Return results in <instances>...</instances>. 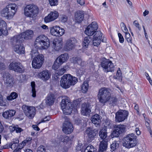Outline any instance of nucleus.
I'll list each match as a JSON object with an SVG mask.
<instances>
[{
  "instance_id": "obj_1",
  "label": "nucleus",
  "mask_w": 152,
  "mask_h": 152,
  "mask_svg": "<svg viewBox=\"0 0 152 152\" xmlns=\"http://www.w3.org/2000/svg\"><path fill=\"white\" fill-rule=\"evenodd\" d=\"M50 42L48 37L45 35L39 36L37 38L34 44L35 48L39 49H46L49 46Z\"/></svg>"
},
{
  "instance_id": "obj_2",
  "label": "nucleus",
  "mask_w": 152,
  "mask_h": 152,
  "mask_svg": "<svg viewBox=\"0 0 152 152\" xmlns=\"http://www.w3.org/2000/svg\"><path fill=\"white\" fill-rule=\"evenodd\" d=\"M17 11L16 4H10L7 5L1 11L2 16L6 18L7 19H12Z\"/></svg>"
},
{
  "instance_id": "obj_3",
  "label": "nucleus",
  "mask_w": 152,
  "mask_h": 152,
  "mask_svg": "<svg viewBox=\"0 0 152 152\" xmlns=\"http://www.w3.org/2000/svg\"><path fill=\"white\" fill-rule=\"evenodd\" d=\"M31 54L32 57H34L32 62L33 67L35 69L40 68L44 62V58L43 55L42 54H39L36 50L32 51Z\"/></svg>"
},
{
  "instance_id": "obj_4",
  "label": "nucleus",
  "mask_w": 152,
  "mask_h": 152,
  "mask_svg": "<svg viewBox=\"0 0 152 152\" xmlns=\"http://www.w3.org/2000/svg\"><path fill=\"white\" fill-rule=\"evenodd\" d=\"M136 137L133 133L126 135L123 139L124 146L128 149L135 147L137 143Z\"/></svg>"
},
{
  "instance_id": "obj_5",
  "label": "nucleus",
  "mask_w": 152,
  "mask_h": 152,
  "mask_svg": "<svg viewBox=\"0 0 152 152\" xmlns=\"http://www.w3.org/2000/svg\"><path fill=\"white\" fill-rule=\"evenodd\" d=\"M110 95V92L108 89L104 87L99 90L97 97L99 102L104 105L107 102L108 98Z\"/></svg>"
},
{
  "instance_id": "obj_6",
  "label": "nucleus",
  "mask_w": 152,
  "mask_h": 152,
  "mask_svg": "<svg viewBox=\"0 0 152 152\" xmlns=\"http://www.w3.org/2000/svg\"><path fill=\"white\" fill-rule=\"evenodd\" d=\"M39 12V9L37 6L29 4L24 8V13L27 17L33 18L36 16Z\"/></svg>"
},
{
  "instance_id": "obj_7",
  "label": "nucleus",
  "mask_w": 152,
  "mask_h": 152,
  "mask_svg": "<svg viewBox=\"0 0 152 152\" xmlns=\"http://www.w3.org/2000/svg\"><path fill=\"white\" fill-rule=\"evenodd\" d=\"M61 107L64 114L69 115L72 113L73 107L68 97H66L62 99Z\"/></svg>"
},
{
  "instance_id": "obj_8",
  "label": "nucleus",
  "mask_w": 152,
  "mask_h": 152,
  "mask_svg": "<svg viewBox=\"0 0 152 152\" xmlns=\"http://www.w3.org/2000/svg\"><path fill=\"white\" fill-rule=\"evenodd\" d=\"M14 36L11 39V42L13 47L14 51L19 54H23L25 52V48L22 45L21 41L19 39L14 40Z\"/></svg>"
},
{
  "instance_id": "obj_9",
  "label": "nucleus",
  "mask_w": 152,
  "mask_h": 152,
  "mask_svg": "<svg viewBox=\"0 0 152 152\" xmlns=\"http://www.w3.org/2000/svg\"><path fill=\"white\" fill-rule=\"evenodd\" d=\"M69 58L68 54L66 53L62 54L58 57L55 61L53 65L52 68L56 70L64 63Z\"/></svg>"
},
{
  "instance_id": "obj_10",
  "label": "nucleus",
  "mask_w": 152,
  "mask_h": 152,
  "mask_svg": "<svg viewBox=\"0 0 152 152\" xmlns=\"http://www.w3.org/2000/svg\"><path fill=\"white\" fill-rule=\"evenodd\" d=\"M103 70L105 72H113L114 71L115 67L112 62L104 58L101 64Z\"/></svg>"
},
{
  "instance_id": "obj_11",
  "label": "nucleus",
  "mask_w": 152,
  "mask_h": 152,
  "mask_svg": "<svg viewBox=\"0 0 152 152\" xmlns=\"http://www.w3.org/2000/svg\"><path fill=\"white\" fill-rule=\"evenodd\" d=\"M33 34V32L32 30H27L19 35L14 36V39H13L14 40H16L15 39H19L20 41H21V42H22L24 41V39H31Z\"/></svg>"
},
{
  "instance_id": "obj_12",
  "label": "nucleus",
  "mask_w": 152,
  "mask_h": 152,
  "mask_svg": "<svg viewBox=\"0 0 152 152\" xmlns=\"http://www.w3.org/2000/svg\"><path fill=\"white\" fill-rule=\"evenodd\" d=\"M64 118L65 120L63 124L62 131L66 134H69L73 131V128L70 120L66 116Z\"/></svg>"
},
{
  "instance_id": "obj_13",
  "label": "nucleus",
  "mask_w": 152,
  "mask_h": 152,
  "mask_svg": "<svg viewBox=\"0 0 152 152\" xmlns=\"http://www.w3.org/2000/svg\"><path fill=\"white\" fill-rule=\"evenodd\" d=\"M22 109L25 115L29 119H32L34 118L36 111L34 107L24 104L22 106Z\"/></svg>"
},
{
  "instance_id": "obj_14",
  "label": "nucleus",
  "mask_w": 152,
  "mask_h": 152,
  "mask_svg": "<svg viewBox=\"0 0 152 152\" xmlns=\"http://www.w3.org/2000/svg\"><path fill=\"white\" fill-rule=\"evenodd\" d=\"M126 126L124 125H116L114 128L112 134L113 137H118L120 134L125 132Z\"/></svg>"
},
{
  "instance_id": "obj_15",
  "label": "nucleus",
  "mask_w": 152,
  "mask_h": 152,
  "mask_svg": "<svg viewBox=\"0 0 152 152\" xmlns=\"http://www.w3.org/2000/svg\"><path fill=\"white\" fill-rule=\"evenodd\" d=\"M9 68L11 70L19 73L23 72L25 70V67L20 62H12L10 64Z\"/></svg>"
},
{
  "instance_id": "obj_16",
  "label": "nucleus",
  "mask_w": 152,
  "mask_h": 152,
  "mask_svg": "<svg viewBox=\"0 0 152 152\" xmlns=\"http://www.w3.org/2000/svg\"><path fill=\"white\" fill-rule=\"evenodd\" d=\"M98 28L97 23L95 22H92L91 24L87 26L85 31V33L89 37L91 36L94 34Z\"/></svg>"
},
{
  "instance_id": "obj_17",
  "label": "nucleus",
  "mask_w": 152,
  "mask_h": 152,
  "mask_svg": "<svg viewBox=\"0 0 152 152\" xmlns=\"http://www.w3.org/2000/svg\"><path fill=\"white\" fill-rule=\"evenodd\" d=\"M98 130L99 128L94 129L93 130L91 129L90 127H89L87 129L85 132L87 134L89 141L91 142L97 137Z\"/></svg>"
},
{
  "instance_id": "obj_18",
  "label": "nucleus",
  "mask_w": 152,
  "mask_h": 152,
  "mask_svg": "<svg viewBox=\"0 0 152 152\" xmlns=\"http://www.w3.org/2000/svg\"><path fill=\"white\" fill-rule=\"evenodd\" d=\"M19 140L18 139H14L12 142L9 144L11 149L14 150L13 152H20V150L23 147L22 143L19 144Z\"/></svg>"
},
{
  "instance_id": "obj_19",
  "label": "nucleus",
  "mask_w": 152,
  "mask_h": 152,
  "mask_svg": "<svg viewBox=\"0 0 152 152\" xmlns=\"http://www.w3.org/2000/svg\"><path fill=\"white\" fill-rule=\"evenodd\" d=\"M128 112L126 110H120L115 114V121L120 122L124 121L127 118Z\"/></svg>"
},
{
  "instance_id": "obj_20",
  "label": "nucleus",
  "mask_w": 152,
  "mask_h": 152,
  "mask_svg": "<svg viewBox=\"0 0 152 152\" xmlns=\"http://www.w3.org/2000/svg\"><path fill=\"white\" fill-rule=\"evenodd\" d=\"M77 43V40L74 37L70 38L66 40L65 48L67 50H71L74 48Z\"/></svg>"
},
{
  "instance_id": "obj_21",
  "label": "nucleus",
  "mask_w": 152,
  "mask_h": 152,
  "mask_svg": "<svg viewBox=\"0 0 152 152\" xmlns=\"http://www.w3.org/2000/svg\"><path fill=\"white\" fill-rule=\"evenodd\" d=\"M51 76L50 72L47 70H43L39 73L38 77L44 82H46L49 80Z\"/></svg>"
},
{
  "instance_id": "obj_22",
  "label": "nucleus",
  "mask_w": 152,
  "mask_h": 152,
  "mask_svg": "<svg viewBox=\"0 0 152 152\" xmlns=\"http://www.w3.org/2000/svg\"><path fill=\"white\" fill-rule=\"evenodd\" d=\"M59 16V14L56 11H51L48 16L44 18L45 21L48 23L53 21L57 19Z\"/></svg>"
},
{
  "instance_id": "obj_23",
  "label": "nucleus",
  "mask_w": 152,
  "mask_h": 152,
  "mask_svg": "<svg viewBox=\"0 0 152 152\" xmlns=\"http://www.w3.org/2000/svg\"><path fill=\"white\" fill-rule=\"evenodd\" d=\"M8 30L6 23L0 18V36L2 34L4 35L8 34Z\"/></svg>"
},
{
  "instance_id": "obj_24",
  "label": "nucleus",
  "mask_w": 152,
  "mask_h": 152,
  "mask_svg": "<svg viewBox=\"0 0 152 152\" xmlns=\"http://www.w3.org/2000/svg\"><path fill=\"white\" fill-rule=\"evenodd\" d=\"M63 41L61 39H55L53 42V47L56 50H60L62 48Z\"/></svg>"
},
{
  "instance_id": "obj_25",
  "label": "nucleus",
  "mask_w": 152,
  "mask_h": 152,
  "mask_svg": "<svg viewBox=\"0 0 152 152\" xmlns=\"http://www.w3.org/2000/svg\"><path fill=\"white\" fill-rule=\"evenodd\" d=\"M91 121L96 127L99 128L101 120L99 115L98 114H96L93 115L91 118Z\"/></svg>"
},
{
  "instance_id": "obj_26",
  "label": "nucleus",
  "mask_w": 152,
  "mask_h": 152,
  "mask_svg": "<svg viewBox=\"0 0 152 152\" xmlns=\"http://www.w3.org/2000/svg\"><path fill=\"white\" fill-rule=\"evenodd\" d=\"M81 113L84 115H87L91 112L89 105L86 103H83L82 105Z\"/></svg>"
},
{
  "instance_id": "obj_27",
  "label": "nucleus",
  "mask_w": 152,
  "mask_h": 152,
  "mask_svg": "<svg viewBox=\"0 0 152 152\" xmlns=\"http://www.w3.org/2000/svg\"><path fill=\"white\" fill-rule=\"evenodd\" d=\"M6 75L7 78L4 81L5 84L7 86H12L14 83L13 78L9 73H7Z\"/></svg>"
},
{
  "instance_id": "obj_28",
  "label": "nucleus",
  "mask_w": 152,
  "mask_h": 152,
  "mask_svg": "<svg viewBox=\"0 0 152 152\" xmlns=\"http://www.w3.org/2000/svg\"><path fill=\"white\" fill-rule=\"evenodd\" d=\"M66 75H64L61 79L60 80V86L63 88H67L69 87V83L67 80Z\"/></svg>"
},
{
  "instance_id": "obj_29",
  "label": "nucleus",
  "mask_w": 152,
  "mask_h": 152,
  "mask_svg": "<svg viewBox=\"0 0 152 152\" xmlns=\"http://www.w3.org/2000/svg\"><path fill=\"white\" fill-rule=\"evenodd\" d=\"M84 12L82 11H78L75 14V20L78 23H80L84 18Z\"/></svg>"
},
{
  "instance_id": "obj_30",
  "label": "nucleus",
  "mask_w": 152,
  "mask_h": 152,
  "mask_svg": "<svg viewBox=\"0 0 152 152\" xmlns=\"http://www.w3.org/2000/svg\"><path fill=\"white\" fill-rule=\"evenodd\" d=\"M107 139L102 140L100 143L98 152H104L107 149Z\"/></svg>"
},
{
  "instance_id": "obj_31",
  "label": "nucleus",
  "mask_w": 152,
  "mask_h": 152,
  "mask_svg": "<svg viewBox=\"0 0 152 152\" xmlns=\"http://www.w3.org/2000/svg\"><path fill=\"white\" fill-rule=\"evenodd\" d=\"M16 112L13 110H9L3 113L2 116L6 119H10L15 114Z\"/></svg>"
},
{
  "instance_id": "obj_32",
  "label": "nucleus",
  "mask_w": 152,
  "mask_h": 152,
  "mask_svg": "<svg viewBox=\"0 0 152 152\" xmlns=\"http://www.w3.org/2000/svg\"><path fill=\"white\" fill-rule=\"evenodd\" d=\"M69 83V86L71 85H74L77 81V79L75 77H73L70 74L66 75Z\"/></svg>"
},
{
  "instance_id": "obj_33",
  "label": "nucleus",
  "mask_w": 152,
  "mask_h": 152,
  "mask_svg": "<svg viewBox=\"0 0 152 152\" xmlns=\"http://www.w3.org/2000/svg\"><path fill=\"white\" fill-rule=\"evenodd\" d=\"M72 59L74 64H77L81 66H83L86 64L80 57H73Z\"/></svg>"
},
{
  "instance_id": "obj_34",
  "label": "nucleus",
  "mask_w": 152,
  "mask_h": 152,
  "mask_svg": "<svg viewBox=\"0 0 152 152\" xmlns=\"http://www.w3.org/2000/svg\"><path fill=\"white\" fill-rule=\"evenodd\" d=\"M107 100L109 104L112 106L116 105L118 102V99L115 96L111 97L110 96Z\"/></svg>"
},
{
  "instance_id": "obj_35",
  "label": "nucleus",
  "mask_w": 152,
  "mask_h": 152,
  "mask_svg": "<svg viewBox=\"0 0 152 152\" xmlns=\"http://www.w3.org/2000/svg\"><path fill=\"white\" fill-rule=\"evenodd\" d=\"M54 99L53 94H49L47 96L46 101L47 104L49 106L52 105L54 102Z\"/></svg>"
},
{
  "instance_id": "obj_36",
  "label": "nucleus",
  "mask_w": 152,
  "mask_h": 152,
  "mask_svg": "<svg viewBox=\"0 0 152 152\" xmlns=\"http://www.w3.org/2000/svg\"><path fill=\"white\" fill-rule=\"evenodd\" d=\"M92 40V39L90 37H86L83 40V46L84 48H87L89 45V44Z\"/></svg>"
},
{
  "instance_id": "obj_37",
  "label": "nucleus",
  "mask_w": 152,
  "mask_h": 152,
  "mask_svg": "<svg viewBox=\"0 0 152 152\" xmlns=\"http://www.w3.org/2000/svg\"><path fill=\"white\" fill-rule=\"evenodd\" d=\"M99 136L103 140L105 139L107 137V132L106 129L103 128L99 132Z\"/></svg>"
},
{
  "instance_id": "obj_38",
  "label": "nucleus",
  "mask_w": 152,
  "mask_h": 152,
  "mask_svg": "<svg viewBox=\"0 0 152 152\" xmlns=\"http://www.w3.org/2000/svg\"><path fill=\"white\" fill-rule=\"evenodd\" d=\"M18 96L17 93L15 92H12L10 95L6 97V99L9 101H12L16 99Z\"/></svg>"
},
{
  "instance_id": "obj_39",
  "label": "nucleus",
  "mask_w": 152,
  "mask_h": 152,
  "mask_svg": "<svg viewBox=\"0 0 152 152\" xmlns=\"http://www.w3.org/2000/svg\"><path fill=\"white\" fill-rule=\"evenodd\" d=\"M89 87L88 82L84 81L82 85L81 88V91L83 93H86L88 91Z\"/></svg>"
},
{
  "instance_id": "obj_40",
  "label": "nucleus",
  "mask_w": 152,
  "mask_h": 152,
  "mask_svg": "<svg viewBox=\"0 0 152 152\" xmlns=\"http://www.w3.org/2000/svg\"><path fill=\"white\" fill-rule=\"evenodd\" d=\"M96 149L93 145L90 144L84 150V152H96Z\"/></svg>"
},
{
  "instance_id": "obj_41",
  "label": "nucleus",
  "mask_w": 152,
  "mask_h": 152,
  "mask_svg": "<svg viewBox=\"0 0 152 152\" xmlns=\"http://www.w3.org/2000/svg\"><path fill=\"white\" fill-rule=\"evenodd\" d=\"M58 26H56L50 28V33L53 35L57 36L58 34L57 33L58 31Z\"/></svg>"
},
{
  "instance_id": "obj_42",
  "label": "nucleus",
  "mask_w": 152,
  "mask_h": 152,
  "mask_svg": "<svg viewBox=\"0 0 152 152\" xmlns=\"http://www.w3.org/2000/svg\"><path fill=\"white\" fill-rule=\"evenodd\" d=\"M94 35L93 36V38L96 39H99L101 40L102 36V34L101 32L99 31H96L94 33Z\"/></svg>"
},
{
  "instance_id": "obj_43",
  "label": "nucleus",
  "mask_w": 152,
  "mask_h": 152,
  "mask_svg": "<svg viewBox=\"0 0 152 152\" xmlns=\"http://www.w3.org/2000/svg\"><path fill=\"white\" fill-rule=\"evenodd\" d=\"M7 106L6 99L3 98V96L0 94V106L5 107Z\"/></svg>"
},
{
  "instance_id": "obj_44",
  "label": "nucleus",
  "mask_w": 152,
  "mask_h": 152,
  "mask_svg": "<svg viewBox=\"0 0 152 152\" xmlns=\"http://www.w3.org/2000/svg\"><path fill=\"white\" fill-rule=\"evenodd\" d=\"M119 144L116 141L113 142L111 144L110 148L113 151H114L118 148Z\"/></svg>"
},
{
  "instance_id": "obj_45",
  "label": "nucleus",
  "mask_w": 152,
  "mask_h": 152,
  "mask_svg": "<svg viewBox=\"0 0 152 152\" xmlns=\"http://www.w3.org/2000/svg\"><path fill=\"white\" fill-rule=\"evenodd\" d=\"M31 86L32 87V96L34 97L36 96V91L35 88V84L34 82H32L31 83Z\"/></svg>"
},
{
  "instance_id": "obj_46",
  "label": "nucleus",
  "mask_w": 152,
  "mask_h": 152,
  "mask_svg": "<svg viewBox=\"0 0 152 152\" xmlns=\"http://www.w3.org/2000/svg\"><path fill=\"white\" fill-rule=\"evenodd\" d=\"M124 33H125V38L127 41L128 42L131 43L132 42V38L131 37L130 34L128 32V31L124 32Z\"/></svg>"
},
{
  "instance_id": "obj_47",
  "label": "nucleus",
  "mask_w": 152,
  "mask_h": 152,
  "mask_svg": "<svg viewBox=\"0 0 152 152\" xmlns=\"http://www.w3.org/2000/svg\"><path fill=\"white\" fill-rule=\"evenodd\" d=\"M92 40L93 44L94 46H97L101 42V40L99 39H96L93 38Z\"/></svg>"
},
{
  "instance_id": "obj_48",
  "label": "nucleus",
  "mask_w": 152,
  "mask_h": 152,
  "mask_svg": "<svg viewBox=\"0 0 152 152\" xmlns=\"http://www.w3.org/2000/svg\"><path fill=\"white\" fill-rule=\"evenodd\" d=\"M77 152H83V146L81 143H79L76 147Z\"/></svg>"
},
{
  "instance_id": "obj_49",
  "label": "nucleus",
  "mask_w": 152,
  "mask_h": 152,
  "mask_svg": "<svg viewBox=\"0 0 152 152\" xmlns=\"http://www.w3.org/2000/svg\"><path fill=\"white\" fill-rule=\"evenodd\" d=\"M68 68V66H64L63 68L59 69L58 72V75H63L66 71Z\"/></svg>"
},
{
  "instance_id": "obj_50",
  "label": "nucleus",
  "mask_w": 152,
  "mask_h": 152,
  "mask_svg": "<svg viewBox=\"0 0 152 152\" xmlns=\"http://www.w3.org/2000/svg\"><path fill=\"white\" fill-rule=\"evenodd\" d=\"M58 30L57 31V36H59L62 35L64 33V30L62 28H61L60 27L58 26Z\"/></svg>"
},
{
  "instance_id": "obj_51",
  "label": "nucleus",
  "mask_w": 152,
  "mask_h": 152,
  "mask_svg": "<svg viewBox=\"0 0 152 152\" xmlns=\"http://www.w3.org/2000/svg\"><path fill=\"white\" fill-rule=\"evenodd\" d=\"M122 77V74L120 69L119 68L116 73V76H114L113 77L115 79H119Z\"/></svg>"
},
{
  "instance_id": "obj_52",
  "label": "nucleus",
  "mask_w": 152,
  "mask_h": 152,
  "mask_svg": "<svg viewBox=\"0 0 152 152\" xmlns=\"http://www.w3.org/2000/svg\"><path fill=\"white\" fill-rule=\"evenodd\" d=\"M120 25L122 30L124 32L128 31V30L124 23L121 22Z\"/></svg>"
},
{
  "instance_id": "obj_53",
  "label": "nucleus",
  "mask_w": 152,
  "mask_h": 152,
  "mask_svg": "<svg viewBox=\"0 0 152 152\" xmlns=\"http://www.w3.org/2000/svg\"><path fill=\"white\" fill-rule=\"evenodd\" d=\"M49 1L51 6L57 5L58 4V0H49Z\"/></svg>"
},
{
  "instance_id": "obj_54",
  "label": "nucleus",
  "mask_w": 152,
  "mask_h": 152,
  "mask_svg": "<svg viewBox=\"0 0 152 152\" xmlns=\"http://www.w3.org/2000/svg\"><path fill=\"white\" fill-rule=\"evenodd\" d=\"M37 152H46L45 147L42 145H40L38 148Z\"/></svg>"
},
{
  "instance_id": "obj_55",
  "label": "nucleus",
  "mask_w": 152,
  "mask_h": 152,
  "mask_svg": "<svg viewBox=\"0 0 152 152\" xmlns=\"http://www.w3.org/2000/svg\"><path fill=\"white\" fill-rule=\"evenodd\" d=\"M105 127L104 128L107 129L108 128L109 129L111 128L112 126V124L110 122V121L108 120H107L105 121V124L104 125Z\"/></svg>"
},
{
  "instance_id": "obj_56",
  "label": "nucleus",
  "mask_w": 152,
  "mask_h": 152,
  "mask_svg": "<svg viewBox=\"0 0 152 152\" xmlns=\"http://www.w3.org/2000/svg\"><path fill=\"white\" fill-rule=\"evenodd\" d=\"M32 140V138L30 137H28L25 140L22 141V143L23 146L24 147L26 144V143L28 142H29L31 141Z\"/></svg>"
},
{
  "instance_id": "obj_57",
  "label": "nucleus",
  "mask_w": 152,
  "mask_h": 152,
  "mask_svg": "<svg viewBox=\"0 0 152 152\" xmlns=\"http://www.w3.org/2000/svg\"><path fill=\"white\" fill-rule=\"evenodd\" d=\"M63 142H67L70 141L71 140V138H70L69 137L66 135L63 136Z\"/></svg>"
},
{
  "instance_id": "obj_58",
  "label": "nucleus",
  "mask_w": 152,
  "mask_h": 152,
  "mask_svg": "<svg viewBox=\"0 0 152 152\" xmlns=\"http://www.w3.org/2000/svg\"><path fill=\"white\" fill-rule=\"evenodd\" d=\"M23 129L19 127L18 126H17L15 127V131L17 133H20L21 132L23 131Z\"/></svg>"
},
{
  "instance_id": "obj_59",
  "label": "nucleus",
  "mask_w": 152,
  "mask_h": 152,
  "mask_svg": "<svg viewBox=\"0 0 152 152\" xmlns=\"http://www.w3.org/2000/svg\"><path fill=\"white\" fill-rule=\"evenodd\" d=\"M118 35L119 38V42L121 43L124 42V39L122 35L120 33L118 34Z\"/></svg>"
},
{
  "instance_id": "obj_60",
  "label": "nucleus",
  "mask_w": 152,
  "mask_h": 152,
  "mask_svg": "<svg viewBox=\"0 0 152 152\" xmlns=\"http://www.w3.org/2000/svg\"><path fill=\"white\" fill-rule=\"evenodd\" d=\"M133 24L135 25V26L138 28L139 30H140L141 28L140 26V25L138 22L137 20H135L133 22Z\"/></svg>"
},
{
  "instance_id": "obj_61",
  "label": "nucleus",
  "mask_w": 152,
  "mask_h": 152,
  "mask_svg": "<svg viewBox=\"0 0 152 152\" xmlns=\"http://www.w3.org/2000/svg\"><path fill=\"white\" fill-rule=\"evenodd\" d=\"M67 17L66 16H63L61 18V21L63 23H65L67 21Z\"/></svg>"
},
{
  "instance_id": "obj_62",
  "label": "nucleus",
  "mask_w": 152,
  "mask_h": 152,
  "mask_svg": "<svg viewBox=\"0 0 152 152\" xmlns=\"http://www.w3.org/2000/svg\"><path fill=\"white\" fill-rule=\"evenodd\" d=\"M50 119V117L49 116H48L44 118L42 120L41 122H45L47 121H49Z\"/></svg>"
},
{
  "instance_id": "obj_63",
  "label": "nucleus",
  "mask_w": 152,
  "mask_h": 152,
  "mask_svg": "<svg viewBox=\"0 0 152 152\" xmlns=\"http://www.w3.org/2000/svg\"><path fill=\"white\" fill-rule=\"evenodd\" d=\"M16 126H9V129L10 131L11 132H12L15 130Z\"/></svg>"
},
{
  "instance_id": "obj_64",
  "label": "nucleus",
  "mask_w": 152,
  "mask_h": 152,
  "mask_svg": "<svg viewBox=\"0 0 152 152\" xmlns=\"http://www.w3.org/2000/svg\"><path fill=\"white\" fill-rule=\"evenodd\" d=\"M77 2L80 5H83L85 3L84 0H77Z\"/></svg>"
}]
</instances>
